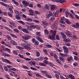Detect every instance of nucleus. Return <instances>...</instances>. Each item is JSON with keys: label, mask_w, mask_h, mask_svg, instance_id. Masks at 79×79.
<instances>
[{"label": "nucleus", "mask_w": 79, "mask_h": 79, "mask_svg": "<svg viewBox=\"0 0 79 79\" xmlns=\"http://www.w3.org/2000/svg\"><path fill=\"white\" fill-rule=\"evenodd\" d=\"M46 77H48V78H49L50 79H51L52 78V76H51V75H46Z\"/></svg>", "instance_id": "58836bf2"}, {"label": "nucleus", "mask_w": 79, "mask_h": 79, "mask_svg": "<svg viewBox=\"0 0 79 79\" xmlns=\"http://www.w3.org/2000/svg\"><path fill=\"white\" fill-rule=\"evenodd\" d=\"M12 2L14 3H15V5H19L18 2L15 0H12Z\"/></svg>", "instance_id": "a878e982"}, {"label": "nucleus", "mask_w": 79, "mask_h": 79, "mask_svg": "<svg viewBox=\"0 0 79 79\" xmlns=\"http://www.w3.org/2000/svg\"><path fill=\"white\" fill-rule=\"evenodd\" d=\"M36 28L38 29H39L40 28V25H36Z\"/></svg>", "instance_id": "680f3d73"}, {"label": "nucleus", "mask_w": 79, "mask_h": 79, "mask_svg": "<svg viewBox=\"0 0 79 79\" xmlns=\"http://www.w3.org/2000/svg\"><path fill=\"white\" fill-rule=\"evenodd\" d=\"M22 31L24 32V33H26V34H29V32L25 28H22Z\"/></svg>", "instance_id": "9d476101"}, {"label": "nucleus", "mask_w": 79, "mask_h": 79, "mask_svg": "<svg viewBox=\"0 0 79 79\" xmlns=\"http://www.w3.org/2000/svg\"><path fill=\"white\" fill-rule=\"evenodd\" d=\"M49 64L50 65L51 67H53V64L52 62H50L49 63Z\"/></svg>", "instance_id": "a18cd8bd"}, {"label": "nucleus", "mask_w": 79, "mask_h": 79, "mask_svg": "<svg viewBox=\"0 0 79 79\" xmlns=\"http://www.w3.org/2000/svg\"><path fill=\"white\" fill-rule=\"evenodd\" d=\"M73 5L75 6H79V4H73Z\"/></svg>", "instance_id": "774afa93"}, {"label": "nucleus", "mask_w": 79, "mask_h": 79, "mask_svg": "<svg viewBox=\"0 0 79 79\" xmlns=\"http://www.w3.org/2000/svg\"><path fill=\"white\" fill-rule=\"evenodd\" d=\"M36 26H35L32 24L31 26H30V27L28 28V30L29 31H32V29H35V28L36 27Z\"/></svg>", "instance_id": "39448f33"}, {"label": "nucleus", "mask_w": 79, "mask_h": 79, "mask_svg": "<svg viewBox=\"0 0 79 79\" xmlns=\"http://www.w3.org/2000/svg\"><path fill=\"white\" fill-rule=\"evenodd\" d=\"M64 42H70L71 40L69 39H66L64 40Z\"/></svg>", "instance_id": "bb28decb"}, {"label": "nucleus", "mask_w": 79, "mask_h": 79, "mask_svg": "<svg viewBox=\"0 0 79 79\" xmlns=\"http://www.w3.org/2000/svg\"><path fill=\"white\" fill-rule=\"evenodd\" d=\"M2 61L3 62H5V63H9L10 64H11L12 62L8 59H4L3 58H2Z\"/></svg>", "instance_id": "f257e3e1"}, {"label": "nucleus", "mask_w": 79, "mask_h": 79, "mask_svg": "<svg viewBox=\"0 0 79 79\" xmlns=\"http://www.w3.org/2000/svg\"><path fill=\"white\" fill-rule=\"evenodd\" d=\"M46 47H48V48H52V47H53L52 46L49 44H47Z\"/></svg>", "instance_id": "c03bdc74"}, {"label": "nucleus", "mask_w": 79, "mask_h": 79, "mask_svg": "<svg viewBox=\"0 0 79 79\" xmlns=\"http://www.w3.org/2000/svg\"><path fill=\"white\" fill-rule=\"evenodd\" d=\"M56 61L57 63H58L59 64H61V62H60V60L58 59H56Z\"/></svg>", "instance_id": "052dcab7"}, {"label": "nucleus", "mask_w": 79, "mask_h": 79, "mask_svg": "<svg viewBox=\"0 0 79 79\" xmlns=\"http://www.w3.org/2000/svg\"><path fill=\"white\" fill-rule=\"evenodd\" d=\"M65 2V0H60L59 3H63Z\"/></svg>", "instance_id": "79ce46f5"}, {"label": "nucleus", "mask_w": 79, "mask_h": 79, "mask_svg": "<svg viewBox=\"0 0 79 79\" xmlns=\"http://www.w3.org/2000/svg\"><path fill=\"white\" fill-rule=\"evenodd\" d=\"M5 50H6V51H7V52H8V53H10V52H11V51H10V49L8 48H6L5 49Z\"/></svg>", "instance_id": "69168bd1"}, {"label": "nucleus", "mask_w": 79, "mask_h": 79, "mask_svg": "<svg viewBox=\"0 0 79 79\" xmlns=\"http://www.w3.org/2000/svg\"><path fill=\"white\" fill-rule=\"evenodd\" d=\"M69 12L68 11H66L65 12V16L66 17L68 18V16H69Z\"/></svg>", "instance_id": "c756f323"}, {"label": "nucleus", "mask_w": 79, "mask_h": 79, "mask_svg": "<svg viewBox=\"0 0 79 79\" xmlns=\"http://www.w3.org/2000/svg\"><path fill=\"white\" fill-rule=\"evenodd\" d=\"M39 64L40 66H45L46 64H44L42 63H40Z\"/></svg>", "instance_id": "c85d7f7f"}, {"label": "nucleus", "mask_w": 79, "mask_h": 79, "mask_svg": "<svg viewBox=\"0 0 79 79\" xmlns=\"http://www.w3.org/2000/svg\"><path fill=\"white\" fill-rule=\"evenodd\" d=\"M61 35H62V37L64 39H66V35L64 33L61 32L60 33Z\"/></svg>", "instance_id": "ddd939ff"}, {"label": "nucleus", "mask_w": 79, "mask_h": 79, "mask_svg": "<svg viewBox=\"0 0 79 79\" xmlns=\"http://www.w3.org/2000/svg\"><path fill=\"white\" fill-rule=\"evenodd\" d=\"M65 19V21L66 23H67V24H70V22H69V19Z\"/></svg>", "instance_id": "5701e85b"}, {"label": "nucleus", "mask_w": 79, "mask_h": 79, "mask_svg": "<svg viewBox=\"0 0 79 79\" xmlns=\"http://www.w3.org/2000/svg\"><path fill=\"white\" fill-rule=\"evenodd\" d=\"M54 58H55V59L56 60H57L58 59V56H57V55L56 54H54Z\"/></svg>", "instance_id": "603ef678"}, {"label": "nucleus", "mask_w": 79, "mask_h": 79, "mask_svg": "<svg viewBox=\"0 0 79 79\" xmlns=\"http://www.w3.org/2000/svg\"><path fill=\"white\" fill-rule=\"evenodd\" d=\"M17 20H20L21 19V17L19 15H17L15 16Z\"/></svg>", "instance_id": "cd10ccee"}, {"label": "nucleus", "mask_w": 79, "mask_h": 79, "mask_svg": "<svg viewBox=\"0 0 79 79\" xmlns=\"http://www.w3.org/2000/svg\"><path fill=\"white\" fill-rule=\"evenodd\" d=\"M35 75L36 76H37V77H40V78H41V77H42V76H41L40 75L37 73H36Z\"/></svg>", "instance_id": "6e6d98bb"}, {"label": "nucleus", "mask_w": 79, "mask_h": 79, "mask_svg": "<svg viewBox=\"0 0 79 79\" xmlns=\"http://www.w3.org/2000/svg\"><path fill=\"white\" fill-rule=\"evenodd\" d=\"M78 64L77 62H75L73 64V65L74 66H77Z\"/></svg>", "instance_id": "0e129e2a"}, {"label": "nucleus", "mask_w": 79, "mask_h": 79, "mask_svg": "<svg viewBox=\"0 0 79 79\" xmlns=\"http://www.w3.org/2000/svg\"><path fill=\"white\" fill-rule=\"evenodd\" d=\"M10 35L11 37H14V38H17V36L13 34H10Z\"/></svg>", "instance_id": "7c9ffc66"}, {"label": "nucleus", "mask_w": 79, "mask_h": 79, "mask_svg": "<svg viewBox=\"0 0 79 79\" xmlns=\"http://www.w3.org/2000/svg\"><path fill=\"white\" fill-rule=\"evenodd\" d=\"M63 48L64 50V53H69V51H68V48L67 47L64 46L63 47Z\"/></svg>", "instance_id": "0eeeda50"}, {"label": "nucleus", "mask_w": 79, "mask_h": 79, "mask_svg": "<svg viewBox=\"0 0 79 79\" xmlns=\"http://www.w3.org/2000/svg\"><path fill=\"white\" fill-rule=\"evenodd\" d=\"M48 15L51 16H52V15H53V14H52V12L50 11H49V14Z\"/></svg>", "instance_id": "e2e57ef3"}, {"label": "nucleus", "mask_w": 79, "mask_h": 79, "mask_svg": "<svg viewBox=\"0 0 79 79\" xmlns=\"http://www.w3.org/2000/svg\"><path fill=\"white\" fill-rule=\"evenodd\" d=\"M42 8L44 10H45L46 9L48 10H50V7L47 4H46L44 5V7H42Z\"/></svg>", "instance_id": "20e7f679"}, {"label": "nucleus", "mask_w": 79, "mask_h": 79, "mask_svg": "<svg viewBox=\"0 0 79 79\" xmlns=\"http://www.w3.org/2000/svg\"><path fill=\"white\" fill-rule=\"evenodd\" d=\"M56 38L57 40H60V38L59 37V36L58 35H56Z\"/></svg>", "instance_id": "338daca9"}, {"label": "nucleus", "mask_w": 79, "mask_h": 79, "mask_svg": "<svg viewBox=\"0 0 79 79\" xmlns=\"http://www.w3.org/2000/svg\"><path fill=\"white\" fill-rule=\"evenodd\" d=\"M35 61H42L44 60V57H38L37 58H35L34 59Z\"/></svg>", "instance_id": "423d86ee"}, {"label": "nucleus", "mask_w": 79, "mask_h": 79, "mask_svg": "<svg viewBox=\"0 0 79 79\" xmlns=\"http://www.w3.org/2000/svg\"><path fill=\"white\" fill-rule=\"evenodd\" d=\"M74 60L75 61H77L78 60V57L77 56H75L74 57Z\"/></svg>", "instance_id": "8fccbe9b"}, {"label": "nucleus", "mask_w": 79, "mask_h": 79, "mask_svg": "<svg viewBox=\"0 0 79 79\" xmlns=\"http://www.w3.org/2000/svg\"><path fill=\"white\" fill-rule=\"evenodd\" d=\"M56 26V25L54 23L52 25V26L51 27V28L52 29H54L55 27Z\"/></svg>", "instance_id": "3c124183"}, {"label": "nucleus", "mask_w": 79, "mask_h": 79, "mask_svg": "<svg viewBox=\"0 0 79 79\" xmlns=\"http://www.w3.org/2000/svg\"><path fill=\"white\" fill-rule=\"evenodd\" d=\"M35 54L36 55V56L37 57H39V56H40V53H39V52L37 51H35Z\"/></svg>", "instance_id": "4be33fe9"}, {"label": "nucleus", "mask_w": 79, "mask_h": 79, "mask_svg": "<svg viewBox=\"0 0 79 79\" xmlns=\"http://www.w3.org/2000/svg\"><path fill=\"white\" fill-rule=\"evenodd\" d=\"M36 39H37L40 42H42V43H44V41L43 40L42 38H40V37H36Z\"/></svg>", "instance_id": "f8f14e48"}, {"label": "nucleus", "mask_w": 79, "mask_h": 79, "mask_svg": "<svg viewBox=\"0 0 79 79\" xmlns=\"http://www.w3.org/2000/svg\"><path fill=\"white\" fill-rule=\"evenodd\" d=\"M69 76L70 78L71 79H75V77H74V76H73L72 74H69Z\"/></svg>", "instance_id": "b1692460"}, {"label": "nucleus", "mask_w": 79, "mask_h": 79, "mask_svg": "<svg viewBox=\"0 0 79 79\" xmlns=\"http://www.w3.org/2000/svg\"><path fill=\"white\" fill-rule=\"evenodd\" d=\"M22 3L23 4V5H24L27 6H28L29 5V2L26 1H23L22 2Z\"/></svg>", "instance_id": "6e6552de"}, {"label": "nucleus", "mask_w": 79, "mask_h": 79, "mask_svg": "<svg viewBox=\"0 0 79 79\" xmlns=\"http://www.w3.org/2000/svg\"><path fill=\"white\" fill-rule=\"evenodd\" d=\"M28 5H29V6L30 7V8H33L34 5L33 4H30Z\"/></svg>", "instance_id": "13d9d810"}, {"label": "nucleus", "mask_w": 79, "mask_h": 79, "mask_svg": "<svg viewBox=\"0 0 79 79\" xmlns=\"http://www.w3.org/2000/svg\"><path fill=\"white\" fill-rule=\"evenodd\" d=\"M33 21L35 22V23H40V21L37 20H33Z\"/></svg>", "instance_id": "09e8293b"}, {"label": "nucleus", "mask_w": 79, "mask_h": 79, "mask_svg": "<svg viewBox=\"0 0 79 79\" xmlns=\"http://www.w3.org/2000/svg\"><path fill=\"white\" fill-rule=\"evenodd\" d=\"M56 8V6L55 5H51V10H54Z\"/></svg>", "instance_id": "4468645a"}, {"label": "nucleus", "mask_w": 79, "mask_h": 79, "mask_svg": "<svg viewBox=\"0 0 79 79\" xmlns=\"http://www.w3.org/2000/svg\"><path fill=\"white\" fill-rule=\"evenodd\" d=\"M39 42L37 40L35 41V45H39Z\"/></svg>", "instance_id": "ea45409f"}, {"label": "nucleus", "mask_w": 79, "mask_h": 79, "mask_svg": "<svg viewBox=\"0 0 79 79\" xmlns=\"http://www.w3.org/2000/svg\"><path fill=\"white\" fill-rule=\"evenodd\" d=\"M50 33H52V37H53V38H54V37H55V36L56 35V31H54L53 30H50L49 31Z\"/></svg>", "instance_id": "7ed1b4c3"}, {"label": "nucleus", "mask_w": 79, "mask_h": 79, "mask_svg": "<svg viewBox=\"0 0 79 79\" xmlns=\"http://www.w3.org/2000/svg\"><path fill=\"white\" fill-rule=\"evenodd\" d=\"M35 34L36 35H38V36H40V32H36Z\"/></svg>", "instance_id": "c9c22d12"}, {"label": "nucleus", "mask_w": 79, "mask_h": 79, "mask_svg": "<svg viewBox=\"0 0 79 79\" xmlns=\"http://www.w3.org/2000/svg\"><path fill=\"white\" fill-rule=\"evenodd\" d=\"M21 45L22 47H24V48H25L26 47V46H27V45H26V44L25 43H22V44H21Z\"/></svg>", "instance_id": "393cba45"}, {"label": "nucleus", "mask_w": 79, "mask_h": 79, "mask_svg": "<svg viewBox=\"0 0 79 79\" xmlns=\"http://www.w3.org/2000/svg\"><path fill=\"white\" fill-rule=\"evenodd\" d=\"M46 18H47V19H49V18H50V17L51 16L49 15L48 14H46Z\"/></svg>", "instance_id": "bf43d9fd"}, {"label": "nucleus", "mask_w": 79, "mask_h": 79, "mask_svg": "<svg viewBox=\"0 0 79 79\" xmlns=\"http://www.w3.org/2000/svg\"><path fill=\"white\" fill-rule=\"evenodd\" d=\"M4 28L5 29H6V30H7V31H9V32H12V30L7 27H4Z\"/></svg>", "instance_id": "dca6fc26"}, {"label": "nucleus", "mask_w": 79, "mask_h": 79, "mask_svg": "<svg viewBox=\"0 0 79 79\" xmlns=\"http://www.w3.org/2000/svg\"><path fill=\"white\" fill-rule=\"evenodd\" d=\"M73 59V57L72 56H70L67 59V61H69V62H71V61H72V60Z\"/></svg>", "instance_id": "2eb2a0df"}, {"label": "nucleus", "mask_w": 79, "mask_h": 79, "mask_svg": "<svg viewBox=\"0 0 79 79\" xmlns=\"http://www.w3.org/2000/svg\"><path fill=\"white\" fill-rule=\"evenodd\" d=\"M14 32H16V33H19V30L16 29H14Z\"/></svg>", "instance_id": "4c0bfd02"}, {"label": "nucleus", "mask_w": 79, "mask_h": 79, "mask_svg": "<svg viewBox=\"0 0 79 79\" xmlns=\"http://www.w3.org/2000/svg\"><path fill=\"white\" fill-rule=\"evenodd\" d=\"M54 24L56 25V26L58 24V20H56Z\"/></svg>", "instance_id": "49530a36"}, {"label": "nucleus", "mask_w": 79, "mask_h": 79, "mask_svg": "<svg viewBox=\"0 0 79 79\" xmlns=\"http://www.w3.org/2000/svg\"><path fill=\"white\" fill-rule=\"evenodd\" d=\"M9 11H10L11 13H13V10H12V8H9Z\"/></svg>", "instance_id": "5fc2aeb1"}, {"label": "nucleus", "mask_w": 79, "mask_h": 79, "mask_svg": "<svg viewBox=\"0 0 79 79\" xmlns=\"http://www.w3.org/2000/svg\"><path fill=\"white\" fill-rule=\"evenodd\" d=\"M60 61H62V62H64V58L62 57H60Z\"/></svg>", "instance_id": "2f4dec72"}, {"label": "nucleus", "mask_w": 79, "mask_h": 79, "mask_svg": "<svg viewBox=\"0 0 79 79\" xmlns=\"http://www.w3.org/2000/svg\"><path fill=\"white\" fill-rule=\"evenodd\" d=\"M25 48H26V50H31V47L29 46H26V47Z\"/></svg>", "instance_id": "37998d69"}, {"label": "nucleus", "mask_w": 79, "mask_h": 79, "mask_svg": "<svg viewBox=\"0 0 79 79\" xmlns=\"http://www.w3.org/2000/svg\"><path fill=\"white\" fill-rule=\"evenodd\" d=\"M18 56L21 58H24V59L25 60H26V61H31V59L26 58V57L24 58V56L21 55V54H19Z\"/></svg>", "instance_id": "f03ea898"}, {"label": "nucleus", "mask_w": 79, "mask_h": 79, "mask_svg": "<svg viewBox=\"0 0 79 79\" xmlns=\"http://www.w3.org/2000/svg\"><path fill=\"white\" fill-rule=\"evenodd\" d=\"M37 6L38 8H42V5L39 4H37Z\"/></svg>", "instance_id": "864d4df0"}, {"label": "nucleus", "mask_w": 79, "mask_h": 79, "mask_svg": "<svg viewBox=\"0 0 79 79\" xmlns=\"http://www.w3.org/2000/svg\"><path fill=\"white\" fill-rule=\"evenodd\" d=\"M42 23L44 25H45V26H48V23H47L46 21H43L42 22Z\"/></svg>", "instance_id": "6ab92c4d"}, {"label": "nucleus", "mask_w": 79, "mask_h": 79, "mask_svg": "<svg viewBox=\"0 0 79 79\" xmlns=\"http://www.w3.org/2000/svg\"><path fill=\"white\" fill-rule=\"evenodd\" d=\"M55 76L57 79H59V78H60V77H59V75L58 74H55Z\"/></svg>", "instance_id": "a19ab883"}, {"label": "nucleus", "mask_w": 79, "mask_h": 79, "mask_svg": "<svg viewBox=\"0 0 79 79\" xmlns=\"http://www.w3.org/2000/svg\"><path fill=\"white\" fill-rule=\"evenodd\" d=\"M10 43L12 45H18L17 43L15 41L11 40L10 41Z\"/></svg>", "instance_id": "9b49d317"}, {"label": "nucleus", "mask_w": 79, "mask_h": 79, "mask_svg": "<svg viewBox=\"0 0 79 79\" xmlns=\"http://www.w3.org/2000/svg\"><path fill=\"white\" fill-rule=\"evenodd\" d=\"M59 14H60V12L58 11H56L55 14V16H56V17H58V16H59Z\"/></svg>", "instance_id": "a211bd4d"}, {"label": "nucleus", "mask_w": 79, "mask_h": 79, "mask_svg": "<svg viewBox=\"0 0 79 79\" xmlns=\"http://www.w3.org/2000/svg\"><path fill=\"white\" fill-rule=\"evenodd\" d=\"M41 73H43L44 74H46L47 73V71L46 70H45L44 71H42V70H40Z\"/></svg>", "instance_id": "de8ad7c7"}, {"label": "nucleus", "mask_w": 79, "mask_h": 79, "mask_svg": "<svg viewBox=\"0 0 79 79\" xmlns=\"http://www.w3.org/2000/svg\"><path fill=\"white\" fill-rule=\"evenodd\" d=\"M65 34L67 36H68V37H72V36H71V33L69 31H66Z\"/></svg>", "instance_id": "1a4fd4ad"}, {"label": "nucleus", "mask_w": 79, "mask_h": 79, "mask_svg": "<svg viewBox=\"0 0 79 79\" xmlns=\"http://www.w3.org/2000/svg\"><path fill=\"white\" fill-rule=\"evenodd\" d=\"M43 52L46 55H47L48 54V52L47 49H44Z\"/></svg>", "instance_id": "473e14b6"}, {"label": "nucleus", "mask_w": 79, "mask_h": 79, "mask_svg": "<svg viewBox=\"0 0 79 79\" xmlns=\"http://www.w3.org/2000/svg\"><path fill=\"white\" fill-rule=\"evenodd\" d=\"M60 55H61V56H63L64 57H65V56H69V55H68V54L67 53L64 54L62 53H60Z\"/></svg>", "instance_id": "f3484780"}, {"label": "nucleus", "mask_w": 79, "mask_h": 79, "mask_svg": "<svg viewBox=\"0 0 79 79\" xmlns=\"http://www.w3.org/2000/svg\"><path fill=\"white\" fill-rule=\"evenodd\" d=\"M13 53L14 54H15V55H18V52H17L16 51L14 50L13 51Z\"/></svg>", "instance_id": "4d7b16f0"}, {"label": "nucleus", "mask_w": 79, "mask_h": 79, "mask_svg": "<svg viewBox=\"0 0 79 79\" xmlns=\"http://www.w3.org/2000/svg\"><path fill=\"white\" fill-rule=\"evenodd\" d=\"M54 19H55V18H54V16H52L50 18V21H53Z\"/></svg>", "instance_id": "f704fd0d"}, {"label": "nucleus", "mask_w": 79, "mask_h": 79, "mask_svg": "<svg viewBox=\"0 0 79 79\" xmlns=\"http://www.w3.org/2000/svg\"><path fill=\"white\" fill-rule=\"evenodd\" d=\"M22 38L24 40H28V39H29V36H23Z\"/></svg>", "instance_id": "aec40b11"}, {"label": "nucleus", "mask_w": 79, "mask_h": 79, "mask_svg": "<svg viewBox=\"0 0 79 79\" xmlns=\"http://www.w3.org/2000/svg\"><path fill=\"white\" fill-rule=\"evenodd\" d=\"M44 32L45 34H48L49 33H48V30L47 29H45L44 30Z\"/></svg>", "instance_id": "72a5a7b5"}, {"label": "nucleus", "mask_w": 79, "mask_h": 79, "mask_svg": "<svg viewBox=\"0 0 79 79\" xmlns=\"http://www.w3.org/2000/svg\"><path fill=\"white\" fill-rule=\"evenodd\" d=\"M0 4H1V5H2V6H8L7 5L2 2H0Z\"/></svg>", "instance_id": "412c9836"}, {"label": "nucleus", "mask_w": 79, "mask_h": 79, "mask_svg": "<svg viewBox=\"0 0 79 79\" xmlns=\"http://www.w3.org/2000/svg\"><path fill=\"white\" fill-rule=\"evenodd\" d=\"M26 21H32V19H31L29 18V19H25Z\"/></svg>", "instance_id": "e433bc0d"}]
</instances>
